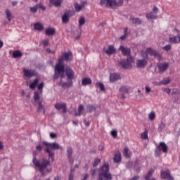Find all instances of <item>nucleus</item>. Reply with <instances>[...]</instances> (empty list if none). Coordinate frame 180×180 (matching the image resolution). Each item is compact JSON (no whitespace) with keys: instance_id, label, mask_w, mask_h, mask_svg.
I'll return each mask as SVG.
<instances>
[{"instance_id":"1","label":"nucleus","mask_w":180,"mask_h":180,"mask_svg":"<svg viewBox=\"0 0 180 180\" xmlns=\"http://www.w3.org/2000/svg\"><path fill=\"white\" fill-rule=\"evenodd\" d=\"M32 162L37 168L39 169V171L41 172L42 176H46L47 174L51 172V169H47V166L50 165V161L43 158L41 160L36 159V157H34Z\"/></svg>"},{"instance_id":"2","label":"nucleus","mask_w":180,"mask_h":180,"mask_svg":"<svg viewBox=\"0 0 180 180\" xmlns=\"http://www.w3.org/2000/svg\"><path fill=\"white\" fill-rule=\"evenodd\" d=\"M123 5V0H118L117 3L116 0H101L100 6H105V8H117V6H122Z\"/></svg>"},{"instance_id":"3","label":"nucleus","mask_w":180,"mask_h":180,"mask_svg":"<svg viewBox=\"0 0 180 180\" xmlns=\"http://www.w3.org/2000/svg\"><path fill=\"white\" fill-rule=\"evenodd\" d=\"M65 74L68 82L63 83V82H60L63 86H72V79H74L75 72L70 68H67L65 69Z\"/></svg>"},{"instance_id":"4","label":"nucleus","mask_w":180,"mask_h":180,"mask_svg":"<svg viewBox=\"0 0 180 180\" xmlns=\"http://www.w3.org/2000/svg\"><path fill=\"white\" fill-rule=\"evenodd\" d=\"M43 144L46 146V151L47 153H49V157H51V158L54 157V152H53L52 150H60V145L57 143H49L44 141Z\"/></svg>"},{"instance_id":"5","label":"nucleus","mask_w":180,"mask_h":180,"mask_svg":"<svg viewBox=\"0 0 180 180\" xmlns=\"http://www.w3.org/2000/svg\"><path fill=\"white\" fill-rule=\"evenodd\" d=\"M134 63L133 58L131 56H129L127 58V60H122L120 61V65H122L124 70H129L131 68V63Z\"/></svg>"},{"instance_id":"6","label":"nucleus","mask_w":180,"mask_h":180,"mask_svg":"<svg viewBox=\"0 0 180 180\" xmlns=\"http://www.w3.org/2000/svg\"><path fill=\"white\" fill-rule=\"evenodd\" d=\"M64 65L56 64L55 66V78H58V75L57 74H60V77L63 79V78H64Z\"/></svg>"},{"instance_id":"7","label":"nucleus","mask_w":180,"mask_h":180,"mask_svg":"<svg viewBox=\"0 0 180 180\" xmlns=\"http://www.w3.org/2000/svg\"><path fill=\"white\" fill-rule=\"evenodd\" d=\"M159 147L158 149L155 150V156L156 157H160L161 154V150L163 153H167L168 152V146H167V144H165V142H160L159 144Z\"/></svg>"},{"instance_id":"8","label":"nucleus","mask_w":180,"mask_h":180,"mask_svg":"<svg viewBox=\"0 0 180 180\" xmlns=\"http://www.w3.org/2000/svg\"><path fill=\"white\" fill-rule=\"evenodd\" d=\"M75 12L74 11H67L62 15V22L63 23H68L70 22V18L74 16Z\"/></svg>"},{"instance_id":"9","label":"nucleus","mask_w":180,"mask_h":180,"mask_svg":"<svg viewBox=\"0 0 180 180\" xmlns=\"http://www.w3.org/2000/svg\"><path fill=\"white\" fill-rule=\"evenodd\" d=\"M160 176L162 179L174 180V177L171 176V172H169V169H167L166 171H161Z\"/></svg>"},{"instance_id":"10","label":"nucleus","mask_w":180,"mask_h":180,"mask_svg":"<svg viewBox=\"0 0 180 180\" xmlns=\"http://www.w3.org/2000/svg\"><path fill=\"white\" fill-rule=\"evenodd\" d=\"M174 30L179 33L178 36H173L169 37V41L173 44H178V43L180 41V31L176 29H174Z\"/></svg>"},{"instance_id":"11","label":"nucleus","mask_w":180,"mask_h":180,"mask_svg":"<svg viewBox=\"0 0 180 180\" xmlns=\"http://www.w3.org/2000/svg\"><path fill=\"white\" fill-rule=\"evenodd\" d=\"M23 74L25 77H27V78H32V77H36L37 76V72L33 70H23Z\"/></svg>"},{"instance_id":"12","label":"nucleus","mask_w":180,"mask_h":180,"mask_svg":"<svg viewBox=\"0 0 180 180\" xmlns=\"http://www.w3.org/2000/svg\"><path fill=\"white\" fill-rule=\"evenodd\" d=\"M55 108H56V109H57V110H61V109H62L63 113H67V104L66 103H57L55 105Z\"/></svg>"},{"instance_id":"13","label":"nucleus","mask_w":180,"mask_h":180,"mask_svg":"<svg viewBox=\"0 0 180 180\" xmlns=\"http://www.w3.org/2000/svg\"><path fill=\"white\" fill-rule=\"evenodd\" d=\"M147 59H139L136 60V67L138 68H146V65H147Z\"/></svg>"},{"instance_id":"14","label":"nucleus","mask_w":180,"mask_h":180,"mask_svg":"<svg viewBox=\"0 0 180 180\" xmlns=\"http://www.w3.org/2000/svg\"><path fill=\"white\" fill-rule=\"evenodd\" d=\"M146 54H150V56H153L154 57H161V55L158 51L154 50L152 48L146 49Z\"/></svg>"},{"instance_id":"15","label":"nucleus","mask_w":180,"mask_h":180,"mask_svg":"<svg viewBox=\"0 0 180 180\" xmlns=\"http://www.w3.org/2000/svg\"><path fill=\"white\" fill-rule=\"evenodd\" d=\"M169 67V65L167 63H160V65H158L159 72H165V71L168 70Z\"/></svg>"},{"instance_id":"16","label":"nucleus","mask_w":180,"mask_h":180,"mask_svg":"<svg viewBox=\"0 0 180 180\" xmlns=\"http://www.w3.org/2000/svg\"><path fill=\"white\" fill-rule=\"evenodd\" d=\"M122 78L120 74L119 73H112L110 75V82H115V81H119Z\"/></svg>"},{"instance_id":"17","label":"nucleus","mask_w":180,"mask_h":180,"mask_svg":"<svg viewBox=\"0 0 180 180\" xmlns=\"http://www.w3.org/2000/svg\"><path fill=\"white\" fill-rule=\"evenodd\" d=\"M120 50L123 56H130L131 51L129 48L124 47V46H120Z\"/></svg>"},{"instance_id":"18","label":"nucleus","mask_w":180,"mask_h":180,"mask_svg":"<svg viewBox=\"0 0 180 180\" xmlns=\"http://www.w3.org/2000/svg\"><path fill=\"white\" fill-rule=\"evenodd\" d=\"M105 54H108V56H112V54H115L116 49H115V46L113 45H110L108 46V49L105 51Z\"/></svg>"},{"instance_id":"19","label":"nucleus","mask_w":180,"mask_h":180,"mask_svg":"<svg viewBox=\"0 0 180 180\" xmlns=\"http://www.w3.org/2000/svg\"><path fill=\"white\" fill-rule=\"evenodd\" d=\"M64 0H49L51 5H53L56 8L61 6Z\"/></svg>"},{"instance_id":"20","label":"nucleus","mask_w":180,"mask_h":180,"mask_svg":"<svg viewBox=\"0 0 180 180\" xmlns=\"http://www.w3.org/2000/svg\"><path fill=\"white\" fill-rule=\"evenodd\" d=\"M129 91H130V87L127 86H122L120 89V91L122 92V98H126V96H124V94H128Z\"/></svg>"},{"instance_id":"21","label":"nucleus","mask_w":180,"mask_h":180,"mask_svg":"<svg viewBox=\"0 0 180 180\" xmlns=\"http://www.w3.org/2000/svg\"><path fill=\"white\" fill-rule=\"evenodd\" d=\"M114 162H120L122 161V153H120V151L116 152L115 157L113 158Z\"/></svg>"},{"instance_id":"22","label":"nucleus","mask_w":180,"mask_h":180,"mask_svg":"<svg viewBox=\"0 0 180 180\" xmlns=\"http://www.w3.org/2000/svg\"><path fill=\"white\" fill-rule=\"evenodd\" d=\"M67 153H68V157L69 158L70 162H74V160H72V148L71 147H68L67 148Z\"/></svg>"},{"instance_id":"23","label":"nucleus","mask_w":180,"mask_h":180,"mask_svg":"<svg viewBox=\"0 0 180 180\" xmlns=\"http://www.w3.org/2000/svg\"><path fill=\"white\" fill-rule=\"evenodd\" d=\"M63 58H65L66 61H71V60H72V53L71 52L65 53L63 54Z\"/></svg>"},{"instance_id":"24","label":"nucleus","mask_w":180,"mask_h":180,"mask_svg":"<svg viewBox=\"0 0 180 180\" xmlns=\"http://www.w3.org/2000/svg\"><path fill=\"white\" fill-rule=\"evenodd\" d=\"M6 16L8 22H11V20L13 19V15H12V13L11 12V10H9V8L6 9Z\"/></svg>"},{"instance_id":"25","label":"nucleus","mask_w":180,"mask_h":180,"mask_svg":"<svg viewBox=\"0 0 180 180\" xmlns=\"http://www.w3.org/2000/svg\"><path fill=\"white\" fill-rule=\"evenodd\" d=\"M129 20L134 25H141V20H140V18H136L134 17H130Z\"/></svg>"},{"instance_id":"26","label":"nucleus","mask_w":180,"mask_h":180,"mask_svg":"<svg viewBox=\"0 0 180 180\" xmlns=\"http://www.w3.org/2000/svg\"><path fill=\"white\" fill-rule=\"evenodd\" d=\"M43 24L40 22H36L34 24V30H38V32H41L43 30Z\"/></svg>"},{"instance_id":"27","label":"nucleus","mask_w":180,"mask_h":180,"mask_svg":"<svg viewBox=\"0 0 180 180\" xmlns=\"http://www.w3.org/2000/svg\"><path fill=\"white\" fill-rule=\"evenodd\" d=\"M46 36H53L56 33V30L54 28H48L45 31Z\"/></svg>"},{"instance_id":"28","label":"nucleus","mask_w":180,"mask_h":180,"mask_svg":"<svg viewBox=\"0 0 180 180\" xmlns=\"http://www.w3.org/2000/svg\"><path fill=\"white\" fill-rule=\"evenodd\" d=\"M82 84L84 85V86H86V85H91V84H92V80L88 77H86L82 79Z\"/></svg>"},{"instance_id":"29","label":"nucleus","mask_w":180,"mask_h":180,"mask_svg":"<svg viewBox=\"0 0 180 180\" xmlns=\"http://www.w3.org/2000/svg\"><path fill=\"white\" fill-rule=\"evenodd\" d=\"M39 84V79H35L33 82H31L29 85L30 89H36V86Z\"/></svg>"},{"instance_id":"30","label":"nucleus","mask_w":180,"mask_h":180,"mask_svg":"<svg viewBox=\"0 0 180 180\" xmlns=\"http://www.w3.org/2000/svg\"><path fill=\"white\" fill-rule=\"evenodd\" d=\"M85 109V107H84L83 105H79L78 107V111L77 112L75 113V116H81L82 115V111Z\"/></svg>"},{"instance_id":"31","label":"nucleus","mask_w":180,"mask_h":180,"mask_svg":"<svg viewBox=\"0 0 180 180\" xmlns=\"http://www.w3.org/2000/svg\"><path fill=\"white\" fill-rule=\"evenodd\" d=\"M146 18L147 19H157L158 15H157V13H149L146 15Z\"/></svg>"},{"instance_id":"32","label":"nucleus","mask_w":180,"mask_h":180,"mask_svg":"<svg viewBox=\"0 0 180 180\" xmlns=\"http://www.w3.org/2000/svg\"><path fill=\"white\" fill-rule=\"evenodd\" d=\"M86 110L88 113H92L94 110H96V108L94 105H88L86 106Z\"/></svg>"},{"instance_id":"33","label":"nucleus","mask_w":180,"mask_h":180,"mask_svg":"<svg viewBox=\"0 0 180 180\" xmlns=\"http://www.w3.org/2000/svg\"><path fill=\"white\" fill-rule=\"evenodd\" d=\"M142 140H147L148 139V131L146 130L141 134Z\"/></svg>"},{"instance_id":"34","label":"nucleus","mask_w":180,"mask_h":180,"mask_svg":"<svg viewBox=\"0 0 180 180\" xmlns=\"http://www.w3.org/2000/svg\"><path fill=\"white\" fill-rule=\"evenodd\" d=\"M154 173V169H150L148 174L146 176V180H150V178L153 176V174Z\"/></svg>"},{"instance_id":"35","label":"nucleus","mask_w":180,"mask_h":180,"mask_svg":"<svg viewBox=\"0 0 180 180\" xmlns=\"http://www.w3.org/2000/svg\"><path fill=\"white\" fill-rule=\"evenodd\" d=\"M13 57L14 58H18V57H22V52L20 51H15L13 53Z\"/></svg>"},{"instance_id":"36","label":"nucleus","mask_w":180,"mask_h":180,"mask_svg":"<svg viewBox=\"0 0 180 180\" xmlns=\"http://www.w3.org/2000/svg\"><path fill=\"white\" fill-rule=\"evenodd\" d=\"M124 155L126 157V158H130V150H129V148H124Z\"/></svg>"},{"instance_id":"37","label":"nucleus","mask_w":180,"mask_h":180,"mask_svg":"<svg viewBox=\"0 0 180 180\" xmlns=\"http://www.w3.org/2000/svg\"><path fill=\"white\" fill-rule=\"evenodd\" d=\"M165 129V122H161L158 126V131H162Z\"/></svg>"},{"instance_id":"38","label":"nucleus","mask_w":180,"mask_h":180,"mask_svg":"<svg viewBox=\"0 0 180 180\" xmlns=\"http://www.w3.org/2000/svg\"><path fill=\"white\" fill-rule=\"evenodd\" d=\"M75 10L76 12H81V10L82 9V6L79 5L77 3H75L74 4Z\"/></svg>"},{"instance_id":"39","label":"nucleus","mask_w":180,"mask_h":180,"mask_svg":"<svg viewBox=\"0 0 180 180\" xmlns=\"http://www.w3.org/2000/svg\"><path fill=\"white\" fill-rule=\"evenodd\" d=\"M169 82H171V79H169V77H167V78L163 79V80L160 82V84H162V85H168Z\"/></svg>"},{"instance_id":"40","label":"nucleus","mask_w":180,"mask_h":180,"mask_svg":"<svg viewBox=\"0 0 180 180\" xmlns=\"http://www.w3.org/2000/svg\"><path fill=\"white\" fill-rule=\"evenodd\" d=\"M39 99H40V94H39V91H35L34 93V100L35 102H39Z\"/></svg>"},{"instance_id":"41","label":"nucleus","mask_w":180,"mask_h":180,"mask_svg":"<svg viewBox=\"0 0 180 180\" xmlns=\"http://www.w3.org/2000/svg\"><path fill=\"white\" fill-rule=\"evenodd\" d=\"M85 25V17H81L79 19V27H81V26H84Z\"/></svg>"},{"instance_id":"42","label":"nucleus","mask_w":180,"mask_h":180,"mask_svg":"<svg viewBox=\"0 0 180 180\" xmlns=\"http://www.w3.org/2000/svg\"><path fill=\"white\" fill-rule=\"evenodd\" d=\"M44 87V82H41L38 86H37V89L40 91V94L43 93V88Z\"/></svg>"},{"instance_id":"43","label":"nucleus","mask_w":180,"mask_h":180,"mask_svg":"<svg viewBox=\"0 0 180 180\" xmlns=\"http://www.w3.org/2000/svg\"><path fill=\"white\" fill-rule=\"evenodd\" d=\"M37 103H38L37 112H41V110L44 109V107L43 106V104H41V101H38Z\"/></svg>"},{"instance_id":"44","label":"nucleus","mask_w":180,"mask_h":180,"mask_svg":"<svg viewBox=\"0 0 180 180\" xmlns=\"http://www.w3.org/2000/svg\"><path fill=\"white\" fill-rule=\"evenodd\" d=\"M38 5L37 4L35 6L30 7V11L32 13H36L37 12Z\"/></svg>"},{"instance_id":"45","label":"nucleus","mask_w":180,"mask_h":180,"mask_svg":"<svg viewBox=\"0 0 180 180\" xmlns=\"http://www.w3.org/2000/svg\"><path fill=\"white\" fill-rule=\"evenodd\" d=\"M149 120H154L155 119V112H152L148 115Z\"/></svg>"},{"instance_id":"46","label":"nucleus","mask_w":180,"mask_h":180,"mask_svg":"<svg viewBox=\"0 0 180 180\" xmlns=\"http://www.w3.org/2000/svg\"><path fill=\"white\" fill-rule=\"evenodd\" d=\"M100 162H101V159L96 158L93 163V167H98V165H99Z\"/></svg>"},{"instance_id":"47","label":"nucleus","mask_w":180,"mask_h":180,"mask_svg":"<svg viewBox=\"0 0 180 180\" xmlns=\"http://www.w3.org/2000/svg\"><path fill=\"white\" fill-rule=\"evenodd\" d=\"M98 86H99L100 89L103 91H105V85L102 82L97 83Z\"/></svg>"},{"instance_id":"48","label":"nucleus","mask_w":180,"mask_h":180,"mask_svg":"<svg viewBox=\"0 0 180 180\" xmlns=\"http://www.w3.org/2000/svg\"><path fill=\"white\" fill-rule=\"evenodd\" d=\"M111 136H112L114 139H116V137H117V131L116 129L112 130L111 131Z\"/></svg>"},{"instance_id":"49","label":"nucleus","mask_w":180,"mask_h":180,"mask_svg":"<svg viewBox=\"0 0 180 180\" xmlns=\"http://www.w3.org/2000/svg\"><path fill=\"white\" fill-rule=\"evenodd\" d=\"M162 49L165 51H169V50H171V45L170 44H168V45H166Z\"/></svg>"},{"instance_id":"50","label":"nucleus","mask_w":180,"mask_h":180,"mask_svg":"<svg viewBox=\"0 0 180 180\" xmlns=\"http://www.w3.org/2000/svg\"><path fill=\"white\" fill-rule=\"evenodd\" d=\"M179 94V89H173L172 95H178Z\"/></svg>"},{"instance_id":"51","label":"nucleus","mask_w":180,"mask_h":180,"mask_svg":"<svg viewBox=\"0 0 180 180\" xmlns=\"http://www.w3.org/2000/svg\"><path fill=\"white\" fill-rule=\"evenodd\" d=\"M42 44L44 45V47H47V45L49 44V39L42 41Z\"/></svg>"},{"instance_id":"52","label":"nucleus","mask_w":180,"mask_h":180,"mask_svg":"<svg viewBox=\"0 0 180 180\" xmlns=\"http://www.w3.org/2000/svg\"><path fill=\"white\" fill-rule=\"evenodd\" d=\"M63 61H64V58L61 57L58 59L57 64H60V65H63Z\"/></svg>"},{"instance_id":"53","label":"nucleus","mask_w":180,"mask_h":180,"mask_svg":"<svg viewBox=\"0 0 180 180\" xmlns=\"http://www.w3.org/2000/svg\"><path fill=\"white\" fill-rule=\"evenodd\" d=\"M38 5V7L41 9L42 11H46V6H44L43 4H37Z\"/></svg>"},{"instance_id":"54","label":"nucleus","mask_w":180,"mask_h":180,"mask_svg":"<svg viewBox=\"0 0 180 180\" xmlns=\"http://www.w3.org/2000/svg\"><path fill=\"white\" fill-rule=\"evenodd\" d=\"M164 91H165V92H166L167 94H168V95H172L171 89H167V88H165V89H164Z\"/></svg>"},{"instance_id":"55","label":"nucleus","mask_w":180,"mask_h":180,"mask_svg":"<svg viewBox=\"0 0 180 180\" xmlns=\"http://www.w3.org/2000/svg\"><path fill=\"white\" fill-rule=\"evenodd\" d=\"M145 89L146 94H150V92H151V88L148 87V86L145 87Z\"/></svg>"},{"instance_id":"56","label":"nucleus","mask_w":180,"mask_h":180,"mask_svg":"<svg viewBox=\"0 0 180 180\" xmlns=\"http://www.w3.org/2000/svg\"><path fill=\"white\" fill-rule=\"evenodd\" d=\"M50 137L51 139H56V137H57V134L51 132L50 134Z\"/></svg>"},{"instance_id":"57","label":"nucleus","mask_w":180,"mask_h":180,"mask_svg":"<svg viewBox=\"0 0 180 180\" xmlns=\"http://www.w3.org/2000/svg\"><path fill=\"white\" fill-rule=\"evenodd\" d=\"M124 34L125 36H129V31L127 27L124 28Z\"/></svg>"},{"instance_id":"58","label":"nucleus","mask_w":180,"mask_h":180,"mask_svg":"<svg viewBox=\"0 0 180 180\" xmlns=\"http://www.w3.org/2000/svg\"><path fill=\"white\" fill-rule=\"evenodd\" d=\"M153 12V13H156V15H157V13H158V8L154 7Z\"/></svg>"},{"instance_id":"59","label":"nucleus","mask_w":180,"mask_h":180,"mask_svg":"<svg viewBox=\"0 0 180 180\" xmlns=\"http://www.w3.org/2000/svg\"><path fill=\"white\" fill-rule=\"evenodd\" d=\"M87 2L86 1H82V4H80L82 8H84L85 6V5H87Z\"/></svg>"},{"instance_id":"60","label":"nucleus","mask_w":180,"mask_h":180,"mask_svg":"<svg viewBox=\"0 0 180 180\" xmlns=\"http://www.w3.org/2000/svg\"><path fill=\"white\" fill-rule=\"evenodd\" d=\"M36 148H37V150H38V151H41V149H42L43 148L41 147V146H37L36 147Z\"/></svg>"},{"instance_id":"61","label":"nucleus","mask_w":180,"mask_h":180,"mask_svg":"<svg viewBox=\"0 0 180 180\" xmlns=\"http://www.w3.org/2000/svg\"><path fill=\"white\" fill-rule=\"evenodd\" d=\"M127 37V36L125 35V34H124V35H122V36L120 37V39H121V40H124V39H126Z\"/></svg>"},{"instance_id":"62","label":"nucleus","mask_w":180,"mask_h":180,"mask_svg":"<svg viewBox=\"0 0 180 180\" xmlns=\"http://www.w3.org/2000/svg\"><path fill=\"white\" fill-rule=\"evenodd\" d=\"M103 149H104L103 146L100 145V146H98V150H100V151H103Z\"/></svg>"},{"instance_id":"63","label":"nucleus","mask_w":180,"mask_h":180,"mask_svg":"<svg viewBox=\"0 0 180 180\" xmlns=\"http://www.w3.org/2000/svg\"><path fill=\"white\" fill-rule=\"evenodd\" d=\"M54 180H61V176H56L54 177Z\"/></svg>"},{"instance_id":"64","label":"nucleus","mask_w":180,"mask_h":180,"mask_svg":"<svg viewBox=\"0 0 180 180\" xmlns=\"http://www.w3.org/2000/svg\"><path fill=\"white\" fill-rule=\"evenodd\" d=\"M69 180H74V176L72 174H70Z\"/></svg>"}]
</instances>
